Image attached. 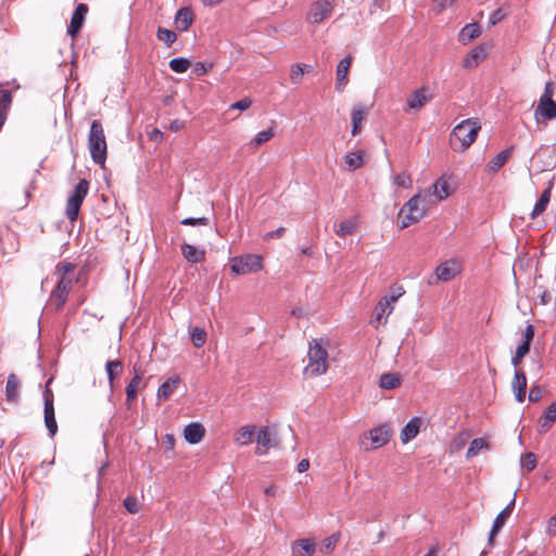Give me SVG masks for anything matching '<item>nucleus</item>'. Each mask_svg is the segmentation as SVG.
<instances>
[{"label": "nucleus", "mask_w": 556, "mask_h": 556, "mask_svg": "<svg viewBox=\"0 0 556 556\" xmlns=\"http://www.w3.org/2000/svg\"><path fill=\"white\" fill-rule=\"evenodd\" d=\"M329 341L325 338L312 339L308 342L307 364L303 369L306 378L318 377L327 372Z\"/></svg>", "instance_id": "1"}, {"label": "nucleus", "mask_w": 556, "mask_h": 556, "mask_svg": "<svg viewBox=\"0 0 556 556\" xmlns=\"http://www.w3.org/2000/svg\"><path fill=\"white\" fill-rule=\"evenodd\" d=\"M481 129L478 118H467L457 124L450 135V146L454 151H465L477 139Z\"/></svg>", "instance_id": "2"}, {"label": "nucleus", "mask_w": 556, "mask_h": 556, "mask_svg": "<svg viewBox=\"0 0 556 556\" xmlns=\"http://www.w3.org/2000/svg\"><path fill=\"white\" fill-rule=\"evenodd\" d=\"M88 148L92 161L103 167L106 161L108 144L103 126L97 119L92 121L90 125V131L88 135Z\"/></svg>", "instance_id": "3"}, {"label": "nucleus", "mask_w": 556, "mask_h": 556, "mask_svg": "<svg viewBox=\"0 0 556 556\" xmlns=\"http://www.w3.org/2000/svg\"><path fill=\"white\" fill-rule=\"evenodd\" d=\"M74 281L81 286L87 283V273L84 268L77 273L76 278L59 277L49 299L50 305L56 311H61L63 308L68 293L73 288Z\"/></svg>", "instance_id": "4"}, {"label": "nucleus", "mask_w": 556, "mask_h": 556, "mask_svg": "<svg viewBox=\"0 0 556 556\" xmlns=\"http://www.w3.org/2000/svg\"><path fill=\"white\" fill-rule=\"evenodd\" d=\"M420 194H416L400 210L399 218L401 219V229L418 223L425 216V207L420 206Z\"/></svg>", "instance_id": "5"}, {"label": "nucleus", "mask_w": 556, "mask_h": 556, "mask_svg": "<svg viewBox=\"0 0 556 556\" xmlns=\"http://www.w3.org/2000/svg\"><path fill=\"white\" fill-rule=\"evenodd\" d=\"M89 182L86 179L79 180L75 186L72 195L67 199L65 215L70 222L74 223L78 218L81 204L88 193Z\"/></svg>", "instance_id": "6"}, {"label": "nucleus", "mask_w": 556, "mask_h": 556, "mask_svg": "<svg viewBox=\"0 0 556 556\" xmlns=\"http://www.w3.org/2000/svg\"><path fill=\"white\" fill-rule=\"evenodd\" d=\"M263 260L256 254H245L230 261V269L236 275H247L262 269Z\"/></svg>", "instance_id": "7"}, {"label": "nucleus", "mask_w": 556, "mask_h": 556, "mask_svg": "<svg viewBox=\"0 0 556 556\" xmlns=\"http://www.w3.org/2000/svg\"><path fill=\"white\" fill-rule=\"evenodd\" d=\"M333 11V4L329 0H317L311 4L306 15L309 24H319L328 18Z\"/></svg>", "instance_id": "8"}, {"label": "nucleus", "mask_w": 556, "mask_h": 556, "mask_svg": "<svg viewBox=\"0 0 556 556\" xmlns=\"http://www.w3.org/2000/svg\"><path fill=\"white\" fill-rule=\"evenodd\" d=\"M368 435L371 443L370 450H377L388 444L392 435V429L390 426L383 424L371 429ZM366 450H369V447H366Z\"/></svg>", "instance_id": "9"}, {"label": "nucleus", "mask_w": 556, "mask_h": 556, "mask_svg": "<svg viewBox=\"0 0 556 556\" xmlns=\"http://www.w3.org/2000/svg\"><path fill=\"white\" fill-rule=\"evenodd\" d=\"M460 273V265L455 260H448L435 267L437 281H450Z\"/></svg>", "instance_id": "10"}, {"label": "nucleus", "mask_w": 556, "mask_h": 556, "mask_svg": "<svg viewBox=\"0 0 556 556\" xmlns=\"http://www.w3.org/2000/svg\"><path fill=\"white\" fill-rule=\"evenodd\" d=\"M87 13H88V5L86 3H78L73 12V15L71 17V22H70V25L67 28V34L72 38H75L78 35V33L80 31V29L85 23Z\"/></svg>", "instance_id": "11"}, {"label": "nucleus", "mask_w": 556, "mask_h": 556, "mask_svg": "<svg viewBox=\"0 0 556 556\" xmlns=\"http://www.w3.org/2000/svg\"><path fill=\"white\" fill-rule=\"evenodd\" d=\"M256 444L255 453L257 455H264L268 452L269 448L276 447L278 445V441L270 433L269 428L264 426L258 430Z\"/></svg>", "instance_id": "12"}, {"label": "nucleus", "mask_w": 556, "mask_h": 556, "mask_svg": "<svg viewBox=\"0 0 556 556\" xmlns=\"http://www.w3.org/2000/svg\"><path fill=\"white\" fill-rule=\"evenodd\" d=\"M432 94L428 87L422 86L415 90L406 100V105L409 110L418 111L432 99Z\"/></svg>", "instance_id": "13"}, {"label": "nucleus", "mask_w": 556, "mask_h": 556, "mask_svg": "<svg viewBox=\"0 0 556 556\" xmlns=\"http://www.w3.org/2000/svg\"><path fill=\"white\" fill-rule=\"evenodd\" d=\"M489 46L481 43L475 47L463 60L464 68L477 67L489 54Z\"/></svg>", "instance_id": "14"}, {"label": "nucleus", "mask_w": 556, "mask_h": 556, "mask_svg": "<svg viewBox=\"0 0 556 556\" xmlns=\"http://www.w3.org/2000/svg\"><path fill=\"white\" fill-rule=\"evenodd\" d=\"M405 291L402 287L392 288L390 293L381 298L376 306L375 313H392L395 303Z\"/></svg>", "instance_id": "15"}, {"label": "nucleus", "mask_w": 556, "mask_h": 556, "mask_svg": "<svg viewBox=\"0 0 556 556\" xmlns=\"http://www.w3.org/2000/svg\"><path fill=\"white\" fill-rule=\"evenodd\" d=\"M515 506V497L510 501V503L502 510L500 514L495 517L493 521L492 529L490 531L489 535V544H494V538L500 532V530L503 528V526L506 523L507 519L509 518L513 508Z\"/></svg>", "instance_id": "16"}, {"label": "nucleus", "mask_w": 556, "mask_h": 556, "mask_svg": "<svg viewBox=\"0 0 556 556\" xmlns=\"http://www.w3.org/2000/svg\"><path fill=\"white\" fill-rule=\"evenodd\" d=\"M316 547L314 539H299L292 542L291 552L293 556H313Z\"/></svg>", "instance_id": "17"}, {"label": "nucleus", "mask_w": 556, "mask_h": 556, "mask_svg": "<svg viewBox=\"0 0 556 556\" xmlns=\"http://www.w3.org/2000/svg\"><path fill=\"white\" fill-rule=\"evenodd\" d=\"M534 115L538 122L541 118L544 121L556 118V102L554 100L539 101Z\"/></svg>", "instance_id": "18"}, {"label": "nucleus", "mask_w": 556, "mask_h": 556, "mask_svg": "<svg viewBox=\"0 0 556 556\" xmlns=\"http://www.w3.org/2000/svg\"><path fill=\"white\" fill-rule=\"evenodd\" d=\"M556 421V402H553L542 414L538 421V431L546 433Z\"/></svg>", "instance_id": "19"}, {"label": "nucleus", "mask_w": 556, "mask_h": 556, "mask_svg": "<svg viewBox=\"0 0 556 556\" xmlns=\"http://www.w3.org/2000/svg\"><path fill=\"white\" fill-rule=\"evenodd\" d=\"M511 389L516 400L522 403L526 399L527 378L522 370H517L511 381Z\"/></svg>", "instance_id": "20"}, {"label": "nucleus", "mask_w": 556, "mask_h": 556, "mask_svg": "<svg viewBox=\"0 0 556 556\" xmlns=\"http://www.w3.org/2000/svg\"><path fill=\"white\" fill-rule=\"evenodd\" d=\"M422 425V419L419 417L412 418L406 426L402 429L400 439L403 444L408 443L410 440L415 439L419 433L420 427Z\"/></svg>", "instance_id": "21"}, {"label": "nucleus", "mask_w": 556, "mask_h": 556, "mask_svg": "<svg viewBox=\"0 0 556 556\" xmlns=\"http://www.w3.org/2000/svg\"><path fill=\"white\" fill-rule=\"evenodd\" d=\"M205 434L204 427L199 422H191L184 430L185 440L190 444H197L202 441Z\"/></svg>", "instance_id": "22"}, {"label": "nucleus", "mask_w": 556, "mask_h": 556, "mask_svg": "<svg viewBox=\"0 0 556 556\" xmlns=\"http://www.w3.org/2000/svg\"><path fill=\"white\" fill-rule=\"evenodd\" d=\"M352 63L350 55L342 59L337 66V84L336 89L342 91L348 84V73Z\"/></svg>", "instance_id": "23"}, {"label": "nucleus", "mask_w": 556, "mask_h": 556, "mask_svg": "<svg viewBox=\"0 0 556 556\" xmlns=\"http://www.w3.org/2000/svg\"><path fill=\"white\" fill-rule=\"evenodd\" d=\"M180 383V377L178 375H174L168 378L165 382H163L156 393V397L159 401H166L177 389Z\"/></svg>", "instance_id": "24"}, {"label": "nucleus", "mask_w": 556, "mask_h": 556, "mask_svg": "<svg viewBox=\"0 0 556 556\" xmlns=\"http://www.w3.org/2000/svg\"><path fill=\"white\" fill-rule=\"evenodd\" d=\"M481 35V26L479 23H469L465 25L458 34V41L468 45Z\"/></svg>", "instance_id": "25"}, {"label": "nucleus", "mask_w": 556, "mask_h": 556, "mask_svg": "<svg viewBox=\"0 0 556 556\" xmlns=\"http://www.w3.org/2000/svg\"><path fill=\"white\" fill-rule=\"evenodd\" d=\"M255 426L247 425L240 427L233 434V441L239 446H245L253 442Z\"/></svg>", "instance_id": "26"}, {"label": "nucleus", "mask_w": 556, "mask_h": 556, "mask_svg": "<svg viewBox=\"0 0 556 556\" xmlns=\"http://www.w3.org/2000/svg\"><path fill=\"white\" fill-rule=\"evenodd\" d=\"M367 115V110L363 105H355L351 111V123H352V129L351 134L352 136H356L362 131L363 128V122Z\"/></svg>", "instance_id": "27"}, {"label": "nucleus", "mask_w": 556, "mask_h": 556, "mask_svg": "<svg viewBox=\"0 0 556 556\" xmlns=\"http://www.w3.org/2000/svg\"><path fill=\"white\" fill-rule=\"evenodd\" d=\"M193 23V12L190 8H180L175 16V25L177 29L186 31Z\"/></svg>", "instance_id": "28"}, {"label": "nucleus", "mask_w": 556, "mask_h": 556, "mask_svg": "<svg viewBox=\"0 0 556 556\" xmlns=\"http://www.w3.org/2000/svg\"><path fill=\"white\" fill-rule=\"evenodd\" d=\"M181 254L187 262L192 264L201 263L205 260V251L199 250L198 248L189 243L181 244Z\"/></svg>", "instance_id": "29"}, {"label": "nucleus", "mask_w": 556, "mask_h": 556, "mask_svg": "<svg viewBox=\"0 0 556 556\" xmlns=\"http://www.w3.org/2000/svg\"><path fill=\"white\" fill-rule=\"evenodd\" d=\"M20 380L15 374H10L8 376L7 384H5V397L11 403H17L20 399Z\"/></svg>", "instance_id": "30"}, {"label": "nucleus", "mask_w": 556, "mask_h": 556, "mask_svg": "<svg viewBox=\"0 0 556 556\" xmlns=\"http://www.w3.org/2000/svg\"><path fill=\"white\" fill-rule=\"evenodd\" d=\"M402 384V377L397 372L382 374L379 379V387L384 390H393Z\"/></svg>", "instance_id": "31"}, {"label": "nucleus", "mask_w": 556, "mask_h": 556, "mask_svg": "<svg viewBox=\"0 0 556 556\" xmlns=\"http://www.w3.org/2000/svg\"><path fill=\"white\" fill-rule=\"evenodd\" d=\"M142 380V372L135 371L134 378L129 381L126 387V403L130 406L131 402L136 400L137 392Z\"/></svg>", "instance_id": "32"}, {"label": "nucleus", "mask_w": 556, "mask_h": 556, "mask_svg": "<svg viewBox=\"0 0 556 556\" xmlns=\"http://www.w3.org/2000/svg\"><path fill=\"white\" fill-rule=\"evenodd\" d=\"M45 425L50 437H54L58 432V424L55 420L54 404L45 405Z\"/></svg>", "instance_id": "33"}, {"label": "nucleus", "mask_w": 556, "mask_h": 556, "mask_svg": "<svg viewBox=\"0 0 556 556\" xmlns=\"http://www.w3.org/2000/svg\"><path fill=\"white\" fill-rule=\"evenodd\" d=\"M365 151L359 150L356 152L348 153L344 156V161L348 165L349 170H356L365 164Z\"/></svg>", "instance_id": "34"}, {"label": "nucleus", "mask_w": 556, "mask_h": 556, "mask_svg": "<svg viewBox=\"0 0 556 556\" xmlns=\"http://www.w3.org/2000/svg\"><path fill=\"white\" fill-rule=\"evenodd\" d=\"M12 102V93L10 90L0 89V129L7 119V111Z\"/></svg>", "instance_id": "35"}, {"label": "nucleus", "mask_w": 556, "mask_h": 556, "mask_svg": "<svg viewBox=\"0 0 556 556\" xmlns=\"http://www.w3.org/2000/svg\"><path fill=\"white\" fill-rule=\"evenodd\" d=\"M514 151V148H507L500 153H497L492 161L489 163V168L492 172L498 170L504 164L507 162V160L511 156Z\"/></svg>", "instance_id": "36"}, {"label": "nucleus", "mask_w": 556, "mask_h": 556, "mask_svg": "<svg viewBox=\"0 0 556 556\" xmlns=\"http://www.w3.org/2000/svg\"><path fill=\"white\" fill-rule=\"evenodd\" d=\"M551 200V187H547L542 193L540 199L536 201L532 212H531V218H535L536 216L541 215L547 207V204Z\"/></svg>", "instance_id": "37"}, {"label": "nucleus", "mask_w": 556, "mask_h": 556, "mask_svg": "<svg viewBox=\"0 0 556 556\" xmlns=\"http://www.w3.org/2000/svg\"><path fill=\"white\" fill-rule=\"evenodd\" d=\"M433 188L434 194L438 197L439 200L446 199L454 191V189L451 187V185L448 184L444 176L439 178L434 182Z\"/></svg>", "instance_id": "38"}, {"label": "nucleus", "mask_w": 556, "mask_h": 556, "mask_svg": "<svg viewBox=\"0 0 556 556\" xmlns=\"http://www.w3.org/2000/svg\"><path fill=\"white\" fill-rule=\"evenodd\" d=\"M489 448H490V444L486 441V439H484V438L473 439L470 442V445H469V447L467 450L466 457L468 459L472 458V457H476L479 454L480 451L489 450Z\"/></svg>", "instance_id": "39"}, {"label": "nucleus", "mask_w": 556, "mask_h": 556, "mask_svg": "<svg viewBox=\"0 0 556 556\" xmlns=\"http://www.w3.org/2000/svg\"><path fill=\"white\" fill-rule=\"evenodd\" d=\"M75 269L76 264L68 261H61L55 266V275H58V277L76 278L74 275Z\"/></svg>", "instance_id": "40"}, {"label": "nucleus", "mask_w": 556, "mask_h": 556, "mask_svg": "<svg viewBox=\"0 0 556 556\" xmlns=\"http://www.w3.org/2000/svg\"><path fill=\"white\" fill-rule=\"evenodd\" d=\"M357 230V222L356 219H348L343 220L339 224L338 228L334 229V232L339 237H346L349 235L354 233Z\"/></svg>", "instance_id": "41"}, {"label": "nucleus", "mask_w": 556, "mask_h": 556, "mask_svg": "<svg viewBox=\"0 0 556 556\" xmlns=\"http://www.w3.org/2000/svg\"><path fill=\"white\" fill-rule=\"evenodd\" d=\"M108 378L111 388H113L115 378L123 371V364L119 361H110L105 365Z\"/></svg>", "instance_id": "42"}, {"label": "nucleus", "mask_w": 556, "mask_h": 556, "mask_svg": "<svg viewBox=\"0 0 556 556\" xmlns=\"http://www.w3.org/2000/svg\"><path fill=\"white\" fill-rule=\"evenodd\" d=\"M190 336L192 344L200 349L206 343V332L200 327H193L190 329Z\"/></svg>", "instance_id": "43"}, {"label": "nucleus", "mask_w": 556, "mask_h": 556, "mask_svg": "<svg viewBox=\"0 0 556 556\" xmlns=\"http://www.w3.org/2000/svg\"><path fill=\"white\" fill-rule=\"evenodd\" d=\"M340 540V533H333L330 536L323 540L321 545L319 547L320 553L329 554L331 553Z\"/></svg>", "instance_id": "44"}, {"label": "nucleus", "mask_w": 556, "mask_h": 556, "mask_svg": "<svg viewBox=\"0 0 556 556\" xmlns=\"http://www.w3.org/2000/svg\"><path fill=\"white\" fill-rule=\"evenodd\" d=\"M156 37L159 40L163 41L167 47H170L177 39V35L175 31L164 27L157 28Z\"/></svg>", "instance_id": "45"}, {"label": "nucleus", "mask_w": 556, "mask_h": 556, "mask_svg": "<svg viewBox=\"0 0 556 556\" xmlns=\"http://www.w3.org/2000/svg\"><path fill=\"white\" fill-rule=\"evenodd\" d=\"M169 68L175 73H185L191 65L190 61L185 58L172 59L168 63Z\"/></svg>", "instance_id": "46"}, {"label": "nucleus", "mask_w": 556, "mask_h": 556, "mask_svg": "<svg viewBox=\"0 0 556 556\" xmlns=\"http://www.w3.org/2000/svg\"><path fill=\"white\" fill-rule=\"evenodd\" d=\"M274 135H275V131H274L273 127H270L266 130H262L256 134V136L254 137V139L251 141L250 144L253 147H260L263 143L267 142L270 138H273Z\"/></svg>", "instance_id": "47"}, {"label": "nucleus", "mask_w": 556, "mask_h": 556, "mask_svg": "<svg viewBox=\"0 0 556 556\" xmlns=\"http://www.w3.org/2000/svg\"><path fill=\"white\" fill-rule=\"evenodd\" d=\"M303 68L301 63L293 64L290 71V80L292 84H300L303 77Z\"/></svg>", "instance_id": "48"}, {"label": "nucleus", "mask_w": 556, "mask_h": 556, "mask_svg": "<svg viewBox=\"0 0 556 556\" xmlns=\"http://www.w3.org/2000/svg\"><path fill=\"white\" fill-rule=\"evenodd\" d=\"M393 181L396 186L403 187V188H409L412 187V178L410 175L406 173H401L394 176Z\"/></svg>", "instance_id": "49"}, {"label": "nucleus", "mask_w": 556, "mask_h": 556, "mask_svg": "<svg viewBox=\"0 0 556 556\" xmlns=\"http://www.w3.org/2000/svg\"><path fill=\"white\" fill-rule=\"evenodd\" d=\"M181 225H185V226H207L210 224V218L207 217H187V218H184L181 222Z\"/></svg>", "instance_id": "50"}, {"label": "nucleus", "mask_w": 556, "mask_h": 556, "mask_svg": "<svg viewBox=\"0 0 556 556\" xmlns=\"http://www.w3.org/2000/svg\"><path fill=\"white\" fill-rule=\"evenodd\" d=\"M468 438H469V434H467V433H460L459 435H457L451 444L452 451H454V452L460 451L465 446Z\"/></svg>", "instance_id": "51"}, {"label": "nucleus", "mask_w": 556, "mask_h": 556, "mask_svg": "<svg viewBox=\"0 0 556 556\" xmlns=\"http://www.w3.org/2000/svg\"><path fill=\"white\" fill-rule=\"evenodd\" d=\"M522 466L528 470L532 471L536 466V457L533 453H527L521 459Z\"/></svg>", "instance_id": "52"}, {"label": "nucleus", "mask_w": 556, "mask_h": 556, "mask_svg": "<svg viewBox=\"0 0 556 556\" xmlns=\"http://www.w3.org/2000/svg\"><path fill=\"white\" fill-rule=\"evenodd\" d=\"M555 90V84L553 81H547L544 87V91L540 98V101L553 100Z\"/></svg>", "instance_id": "53"}, {"label": "nucleus", "mask_w": 556, "mask_h": 556, "mask_svg": "<svg viewBox=\"0 0 556 556\" xmlns=\"http://www.w3.org/2000/svg\"><path fill=\"white\" fill-rule=\"evenodd\" d=\"M213 64L206 65L203 62H197L192 67V73L197 76H202L207 73L208 68H212Z\"/></svg>", "instance_id": "54"}, {"label": "nucleus", "mask_w": 556, "mask_h": 556, "mask_svg": "<svg viewBox=\"0 0 556 556\" xmlns=\"http://www.w3.org/2000/svg\"><path fill=\"white\" fill-rule=\"evenodd\" d=\"M543 395V390L540 386H533L529 391V401L530 402H539Z\"/></svg>", "instance_id": "55"}, {"label": "nucleus", "mask_w": 556, "mask_h": 556, "mask_svg": "<svg viewBox=\"0 0 556 556\" xmlns=\"http://www.w3.org/2000/svg\"><path fill=\"white\" fill-rule=\"evenodd\" d=\"M252 105V100L250 98H243L230 105V109H236L240 111H244Z\"/></svg>", "instance_id": "56"}, {"label": "nucleus", "mask_w": 556, "mask_h": 556, "mask_svg": "<svg viewBox=\"0 0 556 556\" xmlns=\"http://www.w3.org/2000/svg\"><path fill=\"white\" fill-rule=\"evenodd\" d=\"M124 506L130 514L138 513V502L135 497H126L124 500Z\"/></svg>", "instance_id": "57"}, {"label": "nucleus", "mask_w": 556, "mask_h": 556, "mask_svg": "<svg viewBox=\"0 0 556 556\" xmlns=\"http://www.w3.org/2000/svg\"><path fill=\"white\" fill-rule=\"evenodd\" d=\"M51 382H52V378H50L47 381L46 389L43 391L45 405H48L49 402H50V404H54L53 403L54 402V395H53V392L50 389V383Z\"/></svg>", "instance_id": "58"}, {"label": "nucleus", "mask_w": 556, "mask_h": 556, "mask_svg": "<svg viewBox=\"0 0 556 556\" xmlns=\"http://www.w3.org/2000/svg\"><path fill=\"white\" fill-rule=\"evenodd\" d=\"M539 304L546 305L553 301V294L546 290H540L538 293Z\"/></svg>", "instance_id": "59"}, {"label": "nucleus", "mask_w": 556, "mask_h": 556, "mask_svg": "<svg viewBox=\"0 0 556 556\" xmlns=\"http://www.w3.org/2000/svg\"><path fill=\"white\" fill-rule=\"evenodd\" d=\"M505 13L503 12V10L500 8V9H496L490 16V24L491 25H496L498 22H501L504 17H505Z\"/></svg>", "instance_id": "60"}, {"label": "nucleus", "mask_w": 556, "mask_h": 556, "mask_svg": "<svg viewBox=\"0 0 556 556\" xmlns=\"http://www.w3.org/2000/svg\"><path fill=\"white\" fill-rule=\"evenodd\" d=\"M546 533L551 536H556V514L548 519Z\"/></svg>", "instance_id": "61"}, {"label": "nucleus", "mask_w": 556, "mask_h": 556, "mask_svg": "<svg viewBox=\"0 0 556 556\" xmlns=\"http://www.w3.org/2000/svg\"><path fill=\"white\" fill-rule=\"evenodd\" d=\"M534 338V327L532 325H528L525 333H523V342L531 344L532 340Z\"/></svg>", "instance_id": "62"}, {"label": "nucleus", "mask_w": 556, "mask_h": 556, "mask_svg": "<svg viewBox=\"0 0 556 556\" xmlns=\"http://www.w3.org/2000/svg\"><path fill=\"white\" fill-rule=\"evenodd\" d=\"M286 232V228L285 227H279L277 228L276 230L274 231H269L265 235V238L266 239H273V238H281Z\"/></svg>", "instance_id": "63"}, {"label": "nucleus", "mask_w": 556, "mask_h": 556, "mask_svg": "<svg viewBox=\"0 0 556 556\" xmlns=\"http://www.w3.org/2000/svg\"><path fill=\"white\" fill-rule=\"evenodd\" d=\"M530 345L531 344L522 342L519 346H517L515 353L519 354L522 357H525L529 353V351H530Z\"/></svg>", "instance_id": "64"}]
</instances>
